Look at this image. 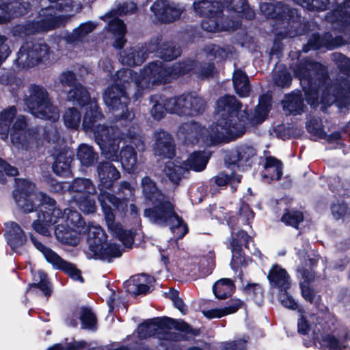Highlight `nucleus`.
I'll return each mask as SVG.
<instances>
[{
  "label": "nucleus",
  "mask_w": 350,
  "mask_h": 350,
  "mask_svg": "<svg viewBox=\"0 0 350 350\" xmlns=\"http://www.w3.org/2000/svg\"><path fill=\"white\" fill-rule=\"evenodd\" d=\"M304 103L299 92H293L286 96L284 102V108L291 113H300L304 111Z\"/></svg>",
  "instance_id": "de8ad7c7"
},
{
  "label": "nucleus",
  "mask_w": 350,
  "mask_h": 350,
  "mask_svg": "<svg viewBox=\"0 0 350 350\" xmlns=\"http://www.w3.org/2000/svg\"><path fill=\"white\" fill-rule=\"evenodd\" d=\"M137 10L136 4L133 1H124L116 5V8L111 10L103 16V20L108 23V29L113 34L114 42L113 46L116 49H122L125 43L126 26L122 21L118 18V16L132 14Z\"/></svg>",
  "instance_id": "9d476101"
},
{
  "label": "nucleus",
  "mask_w": 350,
  "mask_h": 350,
  "mask_svg": "<svg viewBox=\"0 0 350 350\" xmlns=\"http://www.w3.org/2000/svg\"><path fill=\"white\" fill-rule=\"evenodd\" d=\"M63 120L66 127L72 129H77L81 120V113L75 107L68 108L63 115Z\"/></svg>",
  "instance_id": "603ef678"
},
{
  "label": "nucleus",
  "mask_w": 350,
  "mask_h": 350,
  "mask_svg": "<svg viewBox=\"0 0 350 350\" xmlns=\"http://www.w3.org/2000/svg\"><path fill=\"white\" fill-rule=\"evenodd\" d=\"M270 103L269 96H260L258 105L250 115L240 110L241 103L234 96L221 97L216 104V124L206 129L196 122H185L179 127L178 136L186 144L202 142L207 146L219 143L226 137H239L245 133L247 125L255 126L265 120Z\"/></svg>",
  "instance_id": "f257e3e1"
},
{
  "label": "nucleus",
  "mask_w": 350,
  "mask_h": 350,
  "mask_svg": "<svg viewBox=\"0 0 350 350\" xmlns=\"http://www.w3.org/2000/svg\"><path fill=\"white\" fill-rule=\"evenodd\" d=\"M151 10L160 21L169 23L178 20L185 8L180 3L168 0H158L151 6Z\"/></svg>",
  "instance_id": "dca6fc26"
},
{
  "label": "nucleus",
  "mask_w": 350,
  "mask_h": 350,
  "mask_svg": "<svg viewBox=\"0 0 350 350\" xmlns=\"http://www.w3.org/2000/svg\"><path fill=\"white\" fill-rule=\"evenodd\" d=\"M154 151L156 155L171 158L174 154L175 147L172 136L164 131H157L154 134Z\"/></svg>",
  "instance_id": "412c9836"
},
{
  "label": "nucleus",
  "mask_w": 350,
  "mask_h": 350,
  "mask_svg": "<svg viewBox=\"0 0 350 350\" xmlns=\"http://www.w3.org/2000/svg\"><path fill=\"white\" fill-rule=\"evenodd\" d=\"M148 52V48L138 45L122 51L120 55V60L123 64L139 65L146 59Z\"/></svg>",
  "instance_id": "393cba45"
},
{
  "label": "nucleus",
  "mask_w": 350,
  "mask_h": 350,
  "mask_svg": "<svg viewBox=\"0 0 350 350\" xmlns=\"http://www.w3.org/2000/svg\"><path fill=\"white\" fill-rule=\"evenodd\" d=\"M282 175V163L274 157H267L264 170L262 172L263 180L267 183L273 180H278L281 178Z\"/></svg>",
  "instance_id": "7c9ffc66"
},
{
  "label": "nucleus",
  "mask_w": 350,
  "mask_h": 350,
  "mask_svg": "<svg viewBox=\"0 0 350 350\" xmlns=\"http://www.w3.org/2000/svg\"><path fill=\"white\" fill-rule=\"evenodd\" d=\"M164 172L169 179L174 183H178L188 174L187 167L185 166L184 161L177 159L168 161L165 165Z\"/></svg>",
  "instance_id": "473e14b6"
},
{
  "label": "nucleus",
  "mask_w": 350,
  "mask_h": 350,
  "mask_svg": "<svg viewBox=\"0 0 350 350\" xmlns=\"http://www.w3.org/2000/svg\"><path fill=\"white\" fill-rule=\"evenodd\" d=\"M77 158L83 166L90 167L97 161L98 154L92 146L81 144L77 148Z\"/></svg>",
  "instance_id": "a19ab883"
},
{
  "label": "nucleus",
  "mask_w": 350,
  "mask_h": 350,
  "mask_svg": "<svg viewBox=\"0 0 350 350\" xmlns=\"http://www.w3.org/2000/svg\"><path fill=\"white\" fill-rule=\"evenodd\" d=\"M79 320L81 321L82 329L90 330H96L97 329V318L90 307L85 306L80 307Z\"/></svg>",
  "instance_id": "49530a36"
},
{
  "label": "nucleus",
  "mask_w": 350,
  "mask_h": 350,
  "mask_svg": "<svg viewBox=\"0 0 350 350\" xmlns=\"http://www.w3.org/2000/svg\"><path fill=\"white\" fill-rule=\"evenodd\" d=\"M195 68L198 76L204 78L209 77L214 69L213 64H207L205 67L199 68L194 62L188 60L182 63H176L170 68L163 66L159 62L149 64L139 73H133L131 69H122L117 71L115 83L104 92L103 100L106 106L112 112L115 120L131 121L134 113L127 107L129 102L126 91V84L133 83L137 88H148L150 83H166Z\"/></svg>",
  "instance_id": "f03ea898"
},
{
  "label": "nucleus",
  "mask_w": 350,
  "mask_h": 350,
  "mask_svg": "<svg viewBox=\"0 0 350 350\" xmlns=\"http://www.w3.org/2000/svg\"><path fill=\"white\" fill-rule=\"evenodd\" d=\"M8 245L12 249H16L24 245L27 242V236L20 225L11 221L9 230L5 233Z\"/></svg>",
  "instance_id": "cd10ccee"
},
{
  "label": "nucleus",
  "mask_w": 350,
  "mask_h": 350,
  "mask_svg": "<svg viewBox=\"0 0 350 350\" xmlns=\"http://www.w3.org/2000/svg\"><path fill=\"white\" fill-rule=\"evenodd\" d=\"M170 198H144V217L159 227L170 226L177 240L182 239L189 232L187 223L176 212L174 203Z\"/></svg>",
  "instance_id": "20e7f679"
},
{
  "label": "nucleus",
  "mask_w": 350,
  "mask_h": 350,
  "mask_svg": "<svg viewBox=\"0 0 350 350\" xmlns=\"http://www.w3.org/2000/svg\"><path fill=\"white\" fill-rule=\"evenodd\" d=\"M98 200H99L100 202L105 218L107 222L109 224L115 221V215L113 214L111 206L105 203V200L112 204H118L121 202H128L130 198H98Z\"/></svg>",
  "instance_id": "bf43d9fd"
},
{
  "label": "nucleus",
  "mask_w": 350,
  "mask_h": 350,
  "mask_svg": "<svg viewBox=\"0 0 350 350\" xmlns=\"http://www.w3.org/2000/svg\"><path fill=\"white\" fill-rule=\"evenodd\" d=\"M150 101L153 103L150 111L152 118L157 120H161L165 116V113L167 112L165 110V100H161V98L159 99L157 96H154L150 98Z\"/></svg>",
  "instance_id": "0e129e2a"
},
{
  "label": "nucleus",
  "mask_w": 350,
  "mask_h": 350,
  "mask_svg": "<svg viewBox=\"0 0 350 350\" xmlns=\"http://www.w3.org/2000/svg\"><path fill=\"white\" fill-rule=\"evenodd\" d=\"M70 191L81 197H89L96 193L95 185L88 178H76L70 186Z\"/></svg>",
  "instance_id": "f704fd0d"
},
{
  "label": "nucleus",
  "mask_w": 350,
  "mask_h": 350,
  "mask_svg": "<svg viewBox=\"0 0 350 350\" xmlns=\"http://www.w3.org/2000/svg\"><path fill=\"white\" fill-rule=\"evenodd\" d=\"M280 221L286 226L299 230V225L304 221V214L296 208H285Z\"/></svg>",
  "instance_id": "58836bf2"
},
{
  "label": "nucleus",
  "mask_w": 350,
  "mask_h": 350,
  "mask_svg": "<svg viewBox=\"0 0 350 350\" xmlns=\"http://www.w3.org/2000/svg\"><path fill=\"white\" fill-rule=\"evenodd\" d=\"M244 292L258 306H261L264 302V289L259 284L248 283L244 287Z\"/></svg>",
  "instance_id": "864d4df0"
},
{
  "label": "nucleus",
  "mask_w": 350,
  "mask_h": 350,
  "mask_svg": "<svg viewBox=\"0 0 350 350\" xmlns=\"http://www.w3.org/2000/svg\"><path fill=\"white\" fill-rule=\"evenodd\" d=\"M49 48L44 44L31 45L27 43L20 49L16 62L19 66L31 67L46 57Z\"/></svg>",
  "instance_id": "4468645a"
},
{
  "label": "nucleus",
  "mask_w": 350,
  "mask_h": 350,
  "mask_svg": "<svg viewBox=\"0 0 350 350\" xmlns=\"http://www.w3.org/2000/svg\"><path fill=\"white\" fill-rule=\"evenodd\" d=\"M122 135V133L113 127L103 133L99 132V130L96 131L95 141L106 159L111 161L120 160V142L123 139Z\"/></svg>",
  "instance_id": "f8f14e48"
},
{
  "label": "nucleus",
  "mask_w": 350,
  "mask_h": 350,
  "mask_svg": "<svg viewBox=\"0 0 350 350\" xmlns=\"http://www.w3.org/2000/svg\"><path fill=\"white\" fill-rule=\"evenodd\" d=\"M16 114L14 107H10L0 113V135L5 140L8 138V132L10 131L11 141L17 148H32L36 141V135L31 130H26V121L23 116L17 117L12 127L10 124Z\"/></svg>",
  "instance_id": "39448f33"
},
{
  "label": "nucleus",
  "mask_w": 350,
  "mask_h": 350,
  "mask_svg": "<svg viewBox=\"0 0 350 350\" xmlns=\"http://www.w3.org/2000/svg\"><path fill=\"white\" fill-rule=\"evenodd\" d=\"M252 238L244 230H239L237 232H231L230 243L232 252V258L230 262L232 269L238 273V277L243 280V272L241 267H247L248 265L247 258L245 256L242 246L248 248V245Z\"/></svg>",
  "instance_id": "9b49d317"
},
{
  "label": "nucleus",
  "mask_w": 350,
  "mask_h": 350,
  "mask_svg": "<svg viewBox=\"0 0 350 350\" xmlns=\"http://www.w3.org/2000/svg\"><path fill=\"white\" fill-rule=\"evenodd\" d=\"M226 5L228 10L243 13L246 18L252 19L254 17V13L250 8L246 0H226Z\"/></svg>",
  "instance_id": "09e8293b"
},
{
  "label": "nucleus",
  "mask_w": 350,
  "mask_h": 350,
  "mask_svg": "<svg viewBox=\"0 0 350 350\" xmlns=\"http://www.w3.org/2000/svg\"><path fill=\"white\" fill-rule=\"evenodd\" d=\"M51 265L54 269L64 272L72 280L81 282H84L81 270L75 264L65 260L60 256L57 255Z\"/></svg>",
  "instance_id": "c756f323"
},
{
  "label": "nucleus",
  "mask_w": 350,
  "mask_h": 350,
  "mask_svg": "<svg viewBox=\"0 0 350 350\" xmlns=\"http://www.w3.org/2000/svg\"><path fill=\"white\" fill-rule=\"evenodd\" d=\"M40 200H48V202L44 205V209H40L38 213V219L32 223L33 229L43 236H49L50 232L48 227L56 223L60 218H63L62 211L56 206L55 198H39Z\"/></svg>",
  "instance_id": "ddd939ff"
},
{
  "label": "nucleus",
  "mask_w": 350,
  "mask_h": 350,
  "mask_svg": "<svg viewBox=\"0 0 350 350\" xmlns=\"http://www.w3.org/2000/svg\"><path fill=\"white\" fill-rule=\"evenodd\" d=\"M299 79L308 104L316 107L318 104L319 90L321 91V102L330 105L336 103L340 107L350 105V88L338 89V85L328 86L327 74L321 64L310 60L301 62L295 70Z\"/></svg>",
  "instance_id": "7ed1b4c3"
},
{
  "label": "nucleus",
  "mask_w": 350,
  "mask_h": 350,
  "mask_svg": "<svg viewBox=\"0 0 350 350\" xmlns=\"http://www.w3.org/2000/svg\"><path fill=\"white\" fill-rule=\"evenodd\" d=\"M331 212L336 220L344 219L350 215V205L342 199L336 198L331 205Z\"/></svg>",
  "instance_id": "3c124183"
},
{
  "label": "nucleus",
  "mask_w": 350,
  "mask_h": 350,
  "mask_svg": "<svg viewBox=\"0 0 350 350\" xmlns=\"http://www.w3.org/2000/svg\"><path fill=\"white\" fill-rule=\"evenodd\" d=\"M260 12L267 18L281 20L284 23L286 21L288 30L284 37H295L304 33L303 29L299 27L301 25V18L295 9L290 8L288 5L278 2L273 4L271 3H262L260 4Z\"/></svg>",
  "instance_id": "1a4fd4ad"
},
{
  "label": "nucleus",
  "mask_w": 350,
  "mask_h": 350,
  "mask_svg": "<svg viewBox=\"0 0 350 350\" xmlns=\"http://www.w3.org/2000/svg\"><path fill=\"white\" fill-rule=\"evenodd\" d=\"M38 189L34 183L29 179L16 178L15 185L13 190L14 197H29L36 196Z\"/></svg>",
  "instance_id": "ea45409f"
},
{
  "label": "nucleus",
  "mask_w": 350,
  "mask_h": 350,
  "mask_svg": "<svg viewBox=\"0 0 350 350\" xmlns=\"http://www.w3.org/2000/svg\"><path fill=\"white\" fill-rule=\"evenodd\" d=\"M99 190L102 197H113L109 192L114 183L120 178V172L109 161L100 162L96 167Z\"/></svg>",
  "instance_id": "2eb2a0df"
},
{
  "label": "nucleus",
  "mask_w": 350,
  "mask_h": 350,
  "mask_svg": "<svg viewBox=\"0 0 350 350\" xmlns=\"http://www.w3.org/2000/svg\"><path fill=\"white\" fill-rule=\"evenodd\" d=\"M328 21L336 25L335 28L343 30L344 26L350 23V0L347 1L343 5L339 6L327 16Z\"/></svg>",
  "instance_id": "c85d7f7f"
},
{
  "label": "nucleus",
  "mask_w": 350,
  "mask_h": 350,
  "mask_svg": "<svg viewBox=\"0 0 350 350\" xmlns=\"http://www.w3.org/2000/svg\"><path fill=\"white\" fill-rule=\"evenodd\" d=\"M19 208L24 213H29L37 211L38 208L44 209V205L48 202V200H40L39 198H14Z\"/></svg>",
  "instance_id": "37998d69"
},
{
  "label": "nucleus",
  "mask_w": 350,
  "mask_h": 350,
  "mask_svg": "<svg viewBox=\"0 0 350 350\" xmlns=\"http://www.w3.org/2000/svg\"><path fill=\"white\" fill-rule=\"evenodd\" d=\"M51 8L46 10L48 12L47 17L42 21H38L29 25L31 32L40 31H49L59 27L62 24L61 15L52 14Z\"/></svg>",
  "instance_id": "72a5a7b5"
},
{
  "label": "nucleus",
  "mask_w": 350,
  "mask_h": 350,
  "mask_svg": "<svg viewBox=\"0 0 350 350\" xmlns=\"http://www.w3.org/2000/svg\"><path fill=\"white\" fill-rule=\"evenodd\" d=\"M103 118L100 110L96 101L90 102L86 105L85 111L83 119V127L85 132L93 133L96 137V131L103 133L109 129L104 124H100L99 121Z\"/></svg>",
  "instance_id": "f3484780"
},
{
  "label": "nucleus",
  "mask_w": 350,
  "mask_h": 350,
  "mask_svg": "<svg viewBox=\"0 0 350 350\" xmlns=\"http://www.w3.org/2000/svg\"><path fill=\"white\" fill-rule=\"evenodd\" d=\"M114 233L116 237L123 245L126 248H132L134 243L135 237L137 234L136 230L131 228L129 230L124 229L121 226H117Z\"/></svg>",
  "instance_id": "8fccbe9b"
},
{
  "label": "nucleus",
  "mask_w": 350,
  "mask_h": 350,
  "mask_svg": "<svg viewBox=\"0 0 350 350\" xmlns=\"http://www.w3.org/2000/svg\"><path fill=\"white\" fill-rule=\"evenodd\" d=\"M54 234L56 239L65 245L75 247L80 242V234L68 225H56L54 228Z\"/></svg>",
  "instance_id": "b1692460"
},
{
  "label": "nucleus",
  "mask_w": 350,
  "mask_h": 350,
  "mask_svg": "<svg viewBox=\"0 0 350 350\" xmlns=\"http://www.w3.org/2000/svg\"><path fill=\"white\" fill-rule=\"evenodd\" d=\"M25 103L35 117L55 121L59 118L57 107L51 101L46 90L37 85H31L25 96Z\"/></svg>",
  "instance_id": "0eeeda50"
},
{
  "label": "nucleus",
  "mask_w": 350,
  "mask_h": 350,
  "mask_svg": "<svg viewBox=\"0 0 350 350\" xmlns=\"http://www.w3.org/2000/svg\"><path fill=\"white\" fill-rule=\"evenodd\" d=\"M295 1L310 10H323L327 9L329 5L336 3V0H295Z\"/></svg>",
  "instance_id": "13d9d810"
},
{
  "label": "nucleus",
  "mask_w": 350,
  "mask_h": 350,
  "mask_svg": "<svg viewBox=\"0 0 350 350\" xmlns=\"http://www.w3.org/2000/svg\"><path fill=\"white\" fill-rule=\"evenodd\" d=\"M256 150L252 146H240L231 152L229 157L230 163L239 167L243 166L256 155Z\"/></svg>",
  "instance_id": "2f4dec72"
},
{
  "label": "nucleus",
  "mask_w": 350,
  "mask_h": 350,
  "mask_svg": "<svg viewBox=\"0 0 350 350\" xmlns=\"http://www.w3.org/2000/svg\"><path fill=\"white\" fill-rule=\"evenodd\" d=\"M107 235L100 227H93L87 238L88 250L85 252L88 259L100 260L109 263L122 256L124 249L113 242H108Z\"/></svg>",
  "instance_id": "423d86ee"
},
{
  "label": "nucleus",
  "mask_w": 350,
  "mask_h": 350,
  "mask_svg": "<svg viewBox=\"0 0 350 350\" xmlns=\"http://www.w3.org/2000/svg\"><path fill=\"white\" fill-rule=\"evenodd\" d=\"M174 329L189 334L193 336L200 334L199 328H193L190 324L183 319L176 320L168 317H155L145 320L137 327L138 336L140 339H147L155 336L159 333V329Z\"/></svg>",
  "instance_id": "6e6552de"
},
{
  "label": "nucleus",
  "mask_w": 350,
  "mask_h": 350,
  "mask_svg": "<svg viewBox=\"0 0 350 350\" xmlns=\"http://www.w3.org/2000/svg\"><path fill=\"white\" fill-rule=\"evenodd\" d=\"M308 44L314 49H319L321 46H325L331 49L338 45L329 33L325 34L322 38L317 34L312 35L308 41Z\"/></svg>",
  "instance_id": "5fc2aeb1"
},
{
  "label": "nucleus",
  "mask_w": 350,
  "mask_h": 350,
  "mask_svg": "<svg viewBox=\"0 0 350 350\" xmlns=\"http://www.w3.org/2000/svg\"><path fill=\"white\" fill-rule=\"evenodd\" d=\"M187 95H181L165 100V110L171 113L187 116Z\"/></svg>",
  "instance_id": "79ce46f5"
},
{
  "label": "nucleus",
  "mask_w": 350,
  "mask_h": 350,
  "mask_svg": "<svg viewBox=\"0 0 350 350\" xmlns=\"http://www.w3.org/2000/svg\"><path fill=\"white\" fill-rule=\"evenodd\" d=\"M141 185L145 197H159L162 195L156 183L149 177H144L142 180Z\"/></svg>",
  "instance_id": "e2e57ef3"
},
{
  "label": "nucleus",
  "mask_w": 350,
  "mask_h": 350,
  "mask_svg": "<svg viewBox=\"0 0 350 350\" xmlns=\"http://www.w3.org/2000/svg\"><path fill=\"white\" fill-rule=\"evenodd\" d=\"M154 278L146 273L133 275L129 280L124 283L127 287L126 291L135 296L139 295H146L150 292V286L148 284Z\"/></svg>",
  "instance_id": "5701e85b"
},
{
  "label": "nucleus",
  "mask_w": 350,
  "mask_h": 350,
  "mask_svg": "<svg viewBox=\"0 0 350 350\" xmlns=\"http://www.w3.org/2000/svg\"><path fill=\"white\" fill-rule=\"evenodd\" d=\"M63 216L66 215V225H71L79 234H89L93 230L90 225L87 224L81 214L76 210L66 208L62 211Z\"/></svg>",
  "instance_id": "a878e982"
},
{
  "label": "nucleus",
  "mask_w": 350,
  "mask_h": 350,
  "mask_svg": "<svg viewBox=\"0 0 350 350\" xmlns=\"http://www.w3.org/2000/svg\"><path fill=\"white\" fill-rule=\"evenodd\" d=\"M210 153L208 152H195L189 155V158L184 161L185 166L187 167V171L189 170L196 172L204 170L210 158Z\"/></svg>",
  "instance_id": "c9c22d12"
},
{
  "label": "nucleus",
  "mask_w": 350,
  "mask_h": 350,
  "mask_svg": "<svg viewBox=\"0 0 350 350\" xmlns=\"http://www.w3.org/2000/svg\"><path fill=\"white\" fill-rule=\"evenodd\" d=\"M204 51L209 60L217 59L219 61L227 57L225 50L219 46L211 44L206 46Z\"/></svg>",
  "instance_id": "774afa93"
},
{
  "label": "nucleus",
  "mask_w": 350,
  "mask_h": 350,
  "mask_svg": "<svg viewBox=\"0 0 350 350\" xmlns=\"http://www.w3.org/2000/svg\"><path fill=\"white\" fill-rule=\"evenodd\" d=\"M193 5L195 12L205 18L220 16L223 10L221 3L218 1L200 0L194 1Z\"/></svg>",
  "instance_id": "bb28decb"
},
{
  "label": "nucleus",
  "mask_w": 350,
  "mask_h": 350,
  "mask_svg": "<svg viewBox=\"0 0 350 350\" xmlns=\"http://www.w3.org/2000/svg\"><path fill=\"white\" fill-rule=\"evenodd\" d=\"M159 333V334H157V335L158 338L159 339V346L161 348V350H172L170 342L188 340L189 337L187 335L190 337H193L189 334H185L183 332H181L182 334H178L170 331H163V332Z\"/></svg>",
  "instance_id": "4c0bfd02"
},
{
  "label": "nucleus",
  "mask_w": 350,
  "mask_h": 350,
  "mask_svg": "<svg viewBox=\"0 0 350 350\" xmlns=\"http://www.w3.org/2000/svg\"><path fill=\"white\" fill-rule=\"evenodd\" d=\"M96 25L92 22L82 23L66 36V41L70 44L77 43L93 31Z\"/></svg>",
  "instance_id": "a18cd8bd"
},
{
  "label": "nucleus",
  "mask_w": 350,
  "mask_h": 350,
  "mask_svg": "<svg viewBox=\"0 0 350 350\" xmlns=\"http://www.w3.org/2000/svg\"><path fill=\"white\" fill-rule=\"evenodd\" d=\"M187 116H195L204 109L205 102L198 96L187 94Z\"/></svg>",
  "instance_id": "6e6d98bb"
},
{
  "label": "nucleus",
  "mask_w": 350,
  "mask_h": 350,
  "mask_svg": "<svg viewBox=\"0 0 350 350\" xmlns=\"http://www.w3.org/2000/svg\"><path fill=\"white\" fill-rule=\"evenodd\" d=\"M235 288V285L231 279L222 278L213 284V292L216 298L225 299L233 294Z\"/></svg>",
  "instance_id": "e433bc0d"
},
{
  "label": "nucleus",
  "mask_w": 350,
  "mask_h": 350,
  "mask_svg": "<svg viewBox=\"0 0 350 350\" xmlns=\"http://www.w3.org/2000/svg\"><path fill=\"white\" fill-rule=\"evenodd\" d=\"M67 98L83 106L87 105L90 102L93 101L90 100L87 90L80 83L74 85V88L68 91Z\"/></svg>",
  "instance_id": "c03bdc74"
},
{
  "label": "nucleus",
  "mask_w": 350,
  "mask_h": 350,
  "mask_svg": "<svg viewBox=\"0 0 350 350\" xmlns=\"http://www.w3.org/2000/svg\"><path fill=\"white\" fill-rule=\"evenodd\" d=\"M241 180V176L234 174L229 176L225 173H220L215 177V183L217 185L224 186L229 183L232 189H235L234 184L240 183Z\"/></svg>",
  "instance_id": "69168bd1"
},
{
  "label": "nucleus",
  "mask_w": 350,
  "mask_h": 350,
  "mask_svg": "<svg viewBox=\"0 0 350 350\" xmlns=\"http://www.w3.org/2000/svg\"><path fill=\"white\" fill-rule=\"evenodd\" d=\"M72 159L64 154L59 155L53 165L54 172L59 176H65L70 173V163Z\"/></svg>",
  "instance_id": "4d7b16f0"
},
{
  "label": "nucleus",
  "mask_w": 350,
  "mask_h": 350,
  "mask_svg": "<svg viewBox=\"0 0 350 350\" xmlns=\"http://www.w3.org/2000/svg\"><path fill=\"white\" fill-rule=\"evenodd\" d=\"M133 146L138 150L144 149V143L141 137H135L131 139L130 144L122 147L120 152V160L124 169L129 172H133L137 167V153Z\"/></svg>",
  "instance_id": "6ab92c4d"
},
{
  "label": "nucleus",
  "mask_w": 350,
  "mask_h": 350,
  "mask_svg": "<svg viewBox=\"0 0 350 350\" xmlns=\"http://www.w3.org/2000/svg\"><path fill=\"white\" fill-rule=\"evenodd\" d=\"M29 238L34 247L44 255L46 260L51 264L58 254L38 241L31 233L29 234Z\"/></svg>",
  "instance_id": "052dcab7"
},
{
  "label": "nucleus",
  "mask_w": 350,
  "mask_h": 350,
  "mask_svg": "<svg viewBox=\"0 0 350 350\" xmlns=\"http://www.w3.org/2000/svg\"><path fill=\"white\" fill-rule=\"evenodd\" d=\"M148 53H154L160 58L171 61L180 54L179 48H176L173 42H162L161 38L152 40L148 46Z\"/></svg>",
  "instance_id": "aec40b11"
},
{
  "label": "nucleus",
  "mask_w": 350,
  "mask_h": 350,
  "mask_svg": "<svg viewBox=\"0 0 350 350\" xmlns=\"http://www.w3.org/2000/svg\"><path fill=\"white\" fill-rule=\"evenodd\" d=\"M267 280L273 288H277L278 292L286 291L291 287V278L286 270L280 265L273 264L269 271Z\"/></svg>",
  "instance_id": "4be33fe9"
},
{
  "label": "nucleus",
  "mask_w": 350,
  "mask_h": 350,
  "mask_svg": "<svg viewBox=\"0 0 350 350\" xmlns=\"http://www.w3.org/2000/svg\"><path fill=\"white\" fill-rule=\"evenodd\" d=\"M71 201L76 202L80 210L85 213H94L96 211L94 198H71Z\"/></svg>",
  "instance_id": "338daca9"
},
{
  "label": "nucleus",
  "mask_w": 350,
  "mask_h": 350,
  "mask_svg": "<svg viewBox=\"0 0 350 350\" xmlns=\"http://www.w3.org/2000/svg\"><path fill=\"white\" fill-rule=\"evenodd\" d=\"M31 0H0V23L12 17L25 14Z\"/></svg>",
  "instance_id": "a211bd4d"
},
{
  "label": "nucleus",
  "mask_w": 350,
  "mask_h": 350,
  "mask_svg": "<svg viewBox=\"0 0 350 350\" xmlns=\"http://www.w3.org/2000/svg\"><path fill=\"white\" fill-rule=\"evenodd\" d=\"M40 280L38 282L29 284L28 290L39 288L46 297H49L52 294V287L49 279L47 278V275L42 272L40 273Z\"/></svg>",
  "instance_id": "680f3d73"
}]
</instances>
